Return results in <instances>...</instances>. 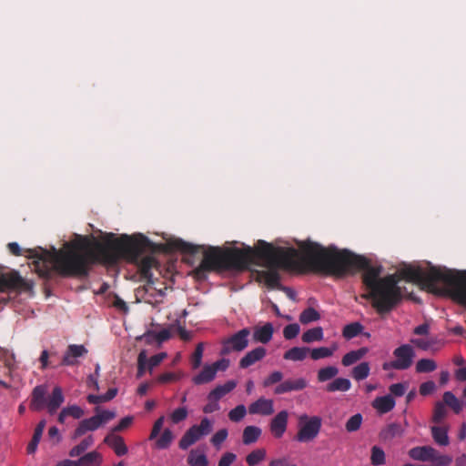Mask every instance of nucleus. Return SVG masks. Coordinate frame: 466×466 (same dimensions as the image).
<instances>
[{
	"instance_id": "f257e3e1",
	"label": "nucleus",
	"mask_w": 466,
	"mask_h": 466,
	"mask_svg": "<svg viewBox=\"0 0 466 466\" xmlns=\"http://www.w3.org/2000/svg\"><path fill=\"white\" fill-rule=\"evenodd\" d=\"M91 246L86 238L66 243L63 249L54 251L50 261H43L42 266H36L39 276L51 279L57 273L63 278H85L90 267L96 262L114 265L121 258L137 260L144 251L154 248L155 245L142 234L115 238V234L110 233L104 242H94V249Z\"/></svg>"
},
{
	"instance_id": "f03ea898",
	"label": "nucleus",
	"mask_w": 466,
	"mask_h": 466,
	"mask_svg": "<svg viewBox=\"0 0 466 466\" xmlns=\"http://www.w3.org/2000/svg\"><path fill=\"white\" fill-rule=\"evenodd\" d=\"M310 268L324 271L325 275L344 277L363 270L362 283L366 292L361 297L369 300L380 315L392 311L403 299L397 275L381 277L382 266L372 265L366 257L348 249L312 245L304 250Z\"/></svg>"
},
{
	"instance_id": "7ed1b4c3",
	"label": "nucleus",
	"mask_w": 466,
	"mask_h": 466,
	"mask_svg": "<svg viewBox=\"0 0 466 466\" xmlns=\"http://www.w3.org/2000/svg\"><path fill=\"white\" fill-rule=\"evenodd\" d=\"M168 251H180L185 255L194 256L202 252L203 258L195 269L197 276L206 272L224 270H243L255 263V258H263L269 266L290 267L292 258L296 255L293 248L274 247L265 240H258L255 248L247 246L243 248H221L215 246L205 247L195 245L181 238L171 239L166 244Z\"/></svg>"
},
{
	"instance_id": "20e7f679",
	"label": "nucleus",
	"mask_w": 466,
	"mask_h": 466,
	"mask_svg": "<svg viewBox=\"0 0 466 466\" xmlns=\"http://www.w3.org/2000/svg\"><path fill=\"white\" fill-rule=\"evenodd\" d=\"M408 282L421 284L431 290L436 289V284L441 282L447 288L453 299L464 303L462 294H466V270L459 271L446 268L431 266L425 270L420 266L405 265L395 274Z\"/></svg>"
},
{
	"instance_id": "39448f33",
	"label": "nucleus",
	"mask_w": 466,
	"mask_h": 466,
	"mask_svg": "<svg viewBox=\"0 0 466 466\" xmlns=\"http://www.w3.org/2000/svg\"><path fill=\"white\" fill-rule=\"evenodd\" d=\"M312 245L321 246L320 244H319L317 242H313L311 240H306V241H300L299 243V250L293 248L297 253L291 258L293 263L290 267L269 266L265 258H258V259L262 260L265 263V265L269 268L268 270L259 272L258 276H260L263 279L265 284L268 288L281 289V288H283V287L280 285V277H279V272L277 271L278 268H282V269H287V270L298 269L300 271H311V272H315V273L325 274L324 271H319V270H315V269L310 268V267L309 265V262L305 255L304 250L307 248V247L312 246ZM256 258H257V257L255 258V259Z\"/></svg>"
},
{
	"instance_id": "423d86ee",
	"label": "nucleus",
	"mask_w": 466,
	"mask_h": 466,
	"mask_svg": "<svg viewBox=\"0 0 466 466\" xmlns=\"http://www.w3.org/2000/svg\"><path fill=\"white\" fill-rule=\"evenodd\" d=\"M321 426L320 417L301 414L298 418V431L294 440L301 443L310 442L317 438Z\"/></svg>"
},
{
	"instance_id": "0eeeda50",
	"label": "nucleus",
	"mask_w": 466,
	"mask_h": 466,
	"mask_svg": "<svg viewBox=\"0 0 466 466\" xmlns=\"http://www.w3.org/2000/svg\"><path fill=\"white\" fill-rule=\"evenodd\" d=\"M0 268L1 292H29L33 290L34 283L22 278L15 270L3 271Z\"/></svg>"
},
{
	"instance_id": "6e6552de",
	"label": "nucleus",
	"mask_w": 466,
	"mask_h": 466,
	"mask_svg": "<svg viewBox=\"0 0 466 466\" xmlns=\"http://www.w3.org/2000/svg\"><path fill=\"white\" fill-rule=\"evenodd\" d=\"M212 431V422L208 418H203L198 425L191 426L182 436L178 446L181 450H187Z\"/></svg>"
},
{
	"instance_id": "1a4fd4ad",
	"label": "nucleus",
	"mask_w": 466,
	"mask_h": 466,
	"mask_svg": "<svg viewBox=\"0 0 466 466\" xmlns=\"http://www.w3.org/2000/svg\"><path fill=\"white\" fill-rule=\"evenodd\" d=\"M396 370H408L413 363L415 351L410 344H403L393 350Z\"/></svg>"
},
{
	"instance_id": "9d476101",
	"label": "nucleus",
	"mask_w": 466,
	"mask_h": 466,
	"mask_svg": "<svg viewBox=\"0 0 466 466\" xmlns=\"http://www.w3.org/2000/svg\"><path fill=\"white\" fill-rule=\"evenodd\" d=\"M250 331L248 328L242 329L223 342L222 353L227 354L231 350L241 351L248 344V337Z\"/></svg>"
},
{
	"instance_id": "9b49d317",
	"label": "nucleus",
	"mask_w": 466,
	"mask_h": 466,
	"mask_svg": "<svg viewBox=\"0 0 466 466\" xmlns=\"http://www.w3.org/2000/svg\"><path fill=\"white\" fill-rule=\"evenodd\" d=\"M87 350L84 345L70 344L65 352L61 365L74 366L77 363L76 359L85 356Z\"/></svg>"
},
{
	"instance_id": "f8f14e48",
	"label": "nucleus",
	"mask_w": 466,
	"mask_h": 466,
	"mask_svg": "<svg viewBox=\"0 0 466 466\" xmlns=\"http://www.w3.org/2000/svg\"><path fill=\"white\" fill-rule=\"evenodd\" d=\"M101 426V420L96 415L81 420L72 434V440H76L86 434V431H94Z\"/></svg>"
},
{
	"instance_id": "ddd939ff",
	"label": "nucleus",
	"mask_w": 466,
	"mask_h": 466,
	"mask_svg": "<svg viewBox=\"0 0 466 466\" xmlns=\"http://www.w3.org/2000/svg\"><path fill=\"white\" fill-rule=\"evenodd\" d=\"M248 412L253 415L269 416L274 412L273 400L261 397L248 406Z\"/></svg>"
},
{
	"instance_id": "4468645a",
	"label": "nucleus",
	"mask_w": 466,
	"mask_h": 466,
	"mask_svg": "<svg viewBox=\"0 0 466 466\" xmlns=\"http://www.w3.org/2000/svg\"><path fill=\"white\" fill-rule=\"evenodd\" d=\"M289 413L287 410L279 411L270 422V431L275 438H281L287 430Z\"/></svg>"
},
{
	"instance_id": "2eb2a0df",
	"label": "nucleus",
	"mask_w": 466,
	"mask_h": 466,
	"mask_svg": "<svg viewBox=\"0 0 466 466\" xmlns=\"http://www.w3.org/2000/svg\"><path fill=\"white\" fill-rule=\"evenodd\" d=\"M435 452V448L430 445L416 446L409 450V457L417 461L430 462L431 456Z\"/></svg>"
},
{
	"instance_id": "dca6fc26",
	"label": "nucleus",
	"mask_w": 466,
	"mask_h": 466,
	"mask_svg": "<svg viewBox=\"0 0 466 466\" xmlns=\"http://www.w3.org/2000/svg\"><path fill=\"white\" fill-rule=\"evenodd\" d=\"M46 392L47 389L46 385H37L34 388L30 401V409L32 410L38 411L44 409L47 403L46 400Z\"/></svg>"
},
{
	"instance_id": "f3484780",
	"label": "nucleus",
	"mask_w": 466,
	"mask_h": 466,
	"mask_svg": "<svg viewBox=\"0 0 466 466\" xmlns=\"http://www.w3.org/2000/svg\"><path fill=\"white\" fill-rule=\"evenodd\" d=\"M104 442L112 448L117 456H124L128 451L123 437L119 435L109 433L104 439Z\"/></svg>"
},
{
	"instance_id": "a211bd4d",
	"label": "nucleus",
	"mask_w": 466,
	"mask_h": 466,
	"mask_svg": "<svg viewBox=\"0 0 466 466\" xmlns=\"http://www.w3.org/2000/svg\"><path fill=\"white\" fill-rule=\"evenodd\" d=\"M307 387V381L304 379L287 380L279 384L274 392L276 394H284L293 390H301Z\"/></svg>"
},
{
	"instance_id": "6ab92c4d",
	"label": "nucleus",
	"mask_w": 466,
	"mask_h": 466,
	"mask_svg": "<svg viewBox=\"0 0 466 466\" xmlns=\"http://www.w3.org/2000/svg\"><path fill=\"white\" fill-rule=\"evenodd\" d=\"M266 349L264 347H257L256 349L248 351L239 361L241 369H247L257 361L261 360L266 356Z\"/></svg>"
},
{
	"instance_id": "aec40b11",
	"label": "nucleus",
	"mask_w": 466,
	"mask_h": 466,
	"mask_svg": "<svg viewBox=\"0 0 466 466\" xmlns=\"http://www.w3.org/2000/svg\"><path fill=\"white\" fill-rule=\"evenodd\" d=\"M274 328L270 322H267L261 327L257 326L253 330V340L255 342L266 344L271 340Z\"/></svg>"
},
{
	"instance_id": "412c9836",
	"label": "nucleus",
	"mask_w": 466,
	"mask_h": 466,
	"mask_svg": "<svg viewBox=\"0 0 466 466\" xmlns=\"http://www.w3.org/2000/svg\"><path fill=\"white\" fill-rule=\"evenodd\" d=\"M404 430L400 423H390L383 428L380 432V438L382 441H391L395 438L401 437L403 435Z\"/></svg>"
},
{
	"instance_id": "4be33fe9",
	"label": "nucleus",
	"mask_w": 466,
	"mask_h": 466,
	"mask_svg": "<svg viewBox=\"0 0 466 466\" xmlns=\"http://www.w3.org/2000/svg\"><path fill=\"white\" fill-rule=\"evenodd\" d=\"M236 386L237 383L234 380H228L223 385H218L208 393V400H214L218 402L221 398L233 390Z\"/></svg>"
},
{
	"instance_id": "5701e85b",
	"label": "nucleus",
	"mask_w": 466,
	"mask_h": 466,
	"mask_svg": "<svg viewBox=\"0 0 466 466\" xmlns=\"http://www.w3.org/2000/svg\"><path fill=\"white\" fill-rule=\"evenodd\" d=\"M64 400L65 398L63 395L62 389L58 386L55 387L46 403V407L48 409L49 413H55L57 410V409L62 405Z\"/></svg>"
},
{
	"instance_id": "b1692460",
	"label": "nucleus",
	"mask_w": 466,
	"mask_h": 466,
	"mask_svg": "<svg viewBox=\"0 0 466 466\" xmlns=\"http://www.w3.org/2000/svg\"><path fill=\"white\" fill-rule=\"evenodd\" d=\"M372 406L380 413H387L395 407V400L391 395L377 397Z\"/></svg>"
},
{
	"instance_id": "393cba45",
	"label": "nucleus",
	"mask_w": 466,
	"mask_h": 466,
	"mask_svg": "<svg viewBox=\"0 0 466 466\" xmlns=\"http://www.w3.org/2000/svg\"><path fill=\"white\" fill-rule=\"evenodd\" d=\"M215 369L211 365H205L202 370L192 378L196 385H202L212 381L216 378Z\"/></svg>"
},
{
	"instance_id": "a878e982",
	"label": "nucleus",
	"mask_w": 466,
	"mask_h": 466,
	"mask_svg": "<svg viewBox=\"0 0 466 466\" xmlns=\"http://www.w3.org/2000/svg\"><path fill=\"white\" fill-rule=\"evenodd\" d=\"M187 462L189 466H208V461L204 451L193 449L189 451Z\"/></svg>"
},
{
	"instance_id": "bb28decb",
	"label": "nucleus",
	"mask_w": 466,
	"mask_h": 466,
	"mask_svg": "<svg viewBox=\"0 0 466 466\" xmlns=\"http://www.w3.org/2000/svg\"><path fill=\"white\" fill-rule=\"evenodd\" d=\"M368 351L369 350L366 347H362L357 350H351L342 357L341 363L343 366L349 367L361 360Z\"/></svg>"
},
{
	"instance_id": "cd10ccee",
	"label": "nucleus",
	"mask_w": 466,
	"mask_h": 466,
	"mask_svg": "<svg viewBox=\"0 0 466 466\" xmlns=\"http://www.w3.org/2000/svg\"><path fill=\"white\" fill-rule=\"evenodd\" d=\"M309 352V348L293 347L284 353L283 358H284V360H287L301 361L306 359Z\"/></svg>"
},
{
	"instance_id": "c85d7f7f",
	"label": "nucleus",
	"mask_w": 466,
	"mask_h": 466,
	"mask_svg": "<svg viewBox=\"0 0 466 466\" xmlns=\"http://www.w3.org/2000/svg\"><path fill=\"white\" fill-rule=\"evenodd\" d=\"M261 429L257 426H247L242 434V441L245 445L255 443L261 435Z\"/></svg>"
},
{
	"instance_id": "c756f323",
	"label": "nucleus",
	"mask_w": 466,
	"mask_h": 466,
	"mask_svg": "<svg viewBox=\"0 0 466 466\" xmlns=\"http://www.w3.org/2000/svg\"><path fill=\"white\" fill-rule=\"evenodd\" d=\"M442 400L456 414H459L463 409V402L460 400L451 391H446L443 394Z\"/></svg>"
},
{
	"instance_id": "7c9ffc66",
	"label": "nucleus",
	"mask_w": 466,
	"mask_h": 466,
	"mask_svg": "<svg viewBox=\"0 0 466 466\" xmlns=\"http://www.w3.org/2000/svg\"><path fill=\"white\" fill-rule=\"evenodd\" d=\"M46 427V420H41L35 429L34 435L31 441L28 443L26 451L27 453L32 454L35 451L37 445L41 440L44 429Z\"/></svg>"
},
{
	"instance_id": "2f4dec72",
	"label": "nucleus",
	"mask_w": 466,
	"mask_h": 466,
	"mask_svg": "<svg viewBox=\"0 0 466 466\" xmlns=\"http://www.w3.org/2000/svg\"><path fill=\"white\" fill-rule=\"evenodd\" d=\"M431 435L434 441L440 446H447L450 443L447 429L440 426H432Z\"/></svg>"
},
{
	"instance_id": "473e14b6",
	"label": "nucleus",
	"mask_w": 466,
	"mask_h": 466,
	"mask_svg": "<svg viewBox=\"0 0 466 466\" xmlns=\"http://www.w3.org/2000/svg\"><path fill=\"white\" fill-rule=\"evenodd\" d=\"M157 259L151 256H147L140 260L139 268L141 275L144 278L148 279L149 281H151L150 279L152 278L151 269L157 265Z\"/></svg>"
},
{
	"instance_id": "72a5a7b5",
	"label": "nucleus",
	"mask_w": 466,
	"mask_h": 466,
	"mask_svg": "<svg viewBox=\"0 0 466 466\" xmlns=\"http://www.w3.org/2000/svg\"><path fill=\"white\" fill-rule=\"evenodd\" d=\"M350 387L351 382L350 380L345 378H337L327 385L326 390L329 392L347 391Z\"/></svg>"
},
{
	"instance_id": "f704fd0d",
	"label": "nucleus",
	"mask_w": 466,
	"mask_h": 466,
	"mask_svg": "<svg viewBox=\"0 0 466 466\" xmlns=\"http://www.w3.org/2000/svg\"><path fill=\"white\" fill-rule=\"evenodd\" d=\"M101 461L102 458L100 453L95 451L83 455L77 461L79 466H99Z\"/></svg>"
},
{
	"instance_id": "c9c22d12",
	"label": "nucleus",
	"mask_w": 466,
	"mask_h": 466,
	"mask_svg": "<svg viewBox=\"0 0 466 466\" xmlns=\"http://www.w3.org/2000/svg\"><path fill=\"white\" fill-rule=\"evenodd\" d=\"M364 327L360 322H352L346 325L342 329V336L346 339H351L362 333Z\"/></svg>"
},
{
	"instance_id": "e433bc0d",
	"label": "nucleus",
	"mask_w": 466,
	"mask_h": 466,
	"mask_svg": "<svg viewBox=\"0 0 466 466\" xmlns=\"http://www.w3.org/2000/svg\"><path fill=\"white\" fill-rule=\"evenodd\" d=\"M94 443V438L92 435H88L86 438L81 441V442L73 447L69 451L70 457H78L84 453L89 447Z\"/></svg>"
},
{
	"instance_id": "4c0bfd02",
	"label": "nucleus",
	"mask_w": 466,
	"mask_h": 466,
	"mask_svg": "<svg viewBox=\"0 0 466 466\" xmlns=\"http://www.w3.org/2000/svg\"><path fill=\"white\" fill-rule=\"evenodd\" d=\"M302 341L305 343H311L313 341H319L323 339V329L321 327H316L308 329L302 334Z\"/></svg>"
},
{
	"instance_id": "58836bf2",
	"label": "nucleus",
	"mask_w": 466,
	"mask_h": 466,
	"mask_svg": "<svg viewBox=\"0 0 466 466\" xmlns=\"http://www.w3.org/2000/svg\"><path fill=\"white\" fill-rule=\"evenodd\" d=\"M174 440L173 432L167 428L163 431L161 436L156 441V447L159 450L167 449Z\"/></svg>"
},
{
	"instance_id": "ea45409f",
	"label": "nucleus",
	"mask_w": 466,
	"mask_h": 466,
	"mask_svg": "<svg viewBox=\"0 0 466 466\" xmlns=\"http://www.w3.org/2000/svg\"><path fill=\"white\" fill-rule=\"evenodd\" d=\"M370 370V364L368 362H361L352 369L351 375L354 380L360 381L369 376Z\"/></svg>"
},
{
	"instance_id": "a19ab883",
	"label": "nucleus",
	"mask_w": 466,
	"mask_h": 466,
	"mask_svg": "<svg viewBox=\"0 0 466 466\" xmlns=\"http://www.w3.org/2000/svg\"><path fill=\"white\" fill-rule=\"evenodd\" d=\"M266 458V451L264 449H256L246 457V462L248 466H256Z\"/></svg>"
},
{
	"instance_id": "79ce46f5",
	"label": "nucleus",
	"mask_w": 466,
	"mask_h": 466,
	"mask_svg": "<svg viewBox=\"0 0 466 466\" xmlns=\"http://www.w3.org/2000/svg\"><path fill=\"white\" fill-rule=\"evenodd\" d=\"M320 319V314L313 308H307L299 315V321L302 324H309Z\"/></svg>"
},
{
	"instance_id": "37998d69",
	"label": "nucleus",
	"mask_w": 466,
	"mask_h": 466,
	"mask_svg": "<svg viewBox=\"0 0 466 466\" xmlns=\"http://www.w3.org/2000/svg\"><path fill=\"white\" fill-rule=\"evenodd\" d=\"M437 364L433 360L421 359L416 363V372L418 373H428L435 370Z\"/></svg>"
},
{
	"instance_id": "c03bdc74",
	"label": "nucleus",
	"mask_w": 466,
	"mask_h": 466,
	"mask_svg": "<svg viewBox=\"0 0 466 466\" xmlns=\"http://www.w3.org/2000/svg\"><path fill=\"white\" fill-rule=\"evenodd\" d=\"M445 403L442 401H437L434 406L432 421L434 423H441L447 415V410Z\"/></svg>"
},
{
	"instance_id": "a18cd8bd",
	"label": "nucleus",
	"mask_w": 466,
	"mask_h": 466,
	"mask_svg": "<svg viewBox=\"0 0 466 466\" xmlns=\"http://www.w3.org/2000/svg\"><path fill=\"white\" fill-rule=\"evenodd\" d=\"M338 373L339 370L334 366L322 368L318 371V380L319 382L327 381L334 378Z\"/></svg>"
},
{
	"instance_id": "49530a36",
	"label": "nucleus",
	"mask_w": 466,
	"mask_h": 466,
	"mask_svg": "<svg viewBox=\"0 0 466 466\" xmlns=\"http://www.w3.org/2000/svg\"><path fill=\"white\" fill-rule=\"evenodd\" d=\"M370 462L373 466H380L385 463V452L381 448L378 446L371 448Z\"/></svg>"
},
{
	"instance_id": "de8ad7c7",
	"label": "nucleus",
	"mask_w": 466,
	"mask_h": 466,
	"mask_svg": "<svg viewBox=\"0 0 466 466\" xmlns=\"http://www.w3.org/2000/svg\"><path fill=\"white\" fill-rule=\"evenodd\" d=\"M204 352V344L198 343L191 356V366L193 370H197L200 367Z\"/></svg>"
},
{
	"instance_id": "09e8293b",
	"label": "nucleus",
	"mask_w": 466,
	"mask_h": 466,
	"mask_svg": "<svg viewBox=\"0 0 466 466\" xmlns=\"http://www.w3.org/2000/svg\"><path fill=\"white\" fill-rule=\"evenodd\" d=\"M362 423V415L360 413H357L351 416L346 422L345 428L349 432H353L358 431Z\"/></svg>"
},
{
	"instance_id": "8fccbe9b",
	"label": "nucleus",
	"mask_w": 466,
	"mask_h": 466,
	"mask_svg": "<svg viewBox=\"0 0 466 466\" xmlns=\"http://www.w3.org/2000/svg\"><path fill=\"white\" fill-rule=\"evenodd\" d=\"M247 414V409L243 404H239L228 412V418L231 421L238 422Z\"/></svg>"
},
{
	"instance_id": "3c124183",
	"label": "nucleus",
	"mask_w": 466,
	"mask_h": 466,
	"mask_svg": "<svg viewBox=\"0 0 466 466\" xmlns=\"http://www.w3.org/2000/svg\"><path fill=\"white\" fill-rule=\"evenodd\" d=\"M334 350L335 349H329L327 347H320V348L313 349L310 351V357L315 360H319V359L328 358L333 354Z\"/></svg>"
},
{
	"instance_id": "603ef678",
	"label": "nucleus",
	"mask_w": 466,
	"mask_h": 466,
	"mask_svg": "<svg viewBox=\"0 0 466 466\" xmlns=\"http://www.w3.org/2000/svg\"><path fill=\"white\" fill-rule=\"evenodd\" d=\"M147 356L145 350L139 352L137 357V377L141 378L147 369Z\"/></svg>"
},
{
	"instance_id": "864d4df0",
	"label": "nucleus",
	"mask_w": 466,
	"mask_h": 466,
	"mask_svg": "<svg viewBox=\"0 0 466 466\" xmlns=\"http://www.w3.org/2000/svg\"><path fill=\"white\" fill-rule=\"evenodd\" d=\"M228 432L227 429H221L218 431L211 438L210 441L211 443L217 447L219 448L220 445L226 441L228 438Z\"/></svg>"
},
{
	"instance_id": "5fc2aeb1",
	"label": "nucleus",
	"mask_w": 466,
	"mask_h": 466,
	"mask_svg": "<svg viewBox=\"0 0 466 466\" xmlns=\"http://www.w3.org/2000/svg\"><path fill=\"white\" fill-rule=\"evenodd\" d=\"M299 326L297 323L287 325L283 329V336L286 339H292L299 333Z\"/></svg>"
},
{
	"instance_id": "6e6d98bb",
	"label": "nucleus",
	"mask_w": 466,
	"mask_h": 466,
	"mask_svg": "<svg viewBox=\"0 0 466 466\" xmlns=\"http://www.w3.org/2000/svg\"><path fill=\"white\" fill-rule=\"evenodd\" d=\"M187 417V410L186 407H180L176 409L170 415V419L173 423H179L186 420Z\"/></svg>"
},
{
	"instance_id": "4d7b16f0",
	"label": "nucleus",
	"mask_w": 466,
	"mask_h": 466,
	"mask_svg": "<svg viewBox=\"0 0 466 466\" xmlns=\"http://www.w3.org/2000/svg\"><path fill=\"white\" fill-rule=\"evenodd\" d=\"M283 379V374L280 371H273L268 377L263 381L264 387H269L273 384L279 383Z\"/></svg>"
},
{
	"instance_id": "13d9d810",
	"label": "nucleus",
	"mask_w": 466,
	"mask_h": 466,
	"mask_svg": "<svg viewBox=\"0 0 466 466\" xmlns=\"http://www.w3.org/2000/svg\"><path fill=\"white\" fill-rule=\"evenodd\" d=\"M436 390V384L432 380H428L426 382H423L420 386V394L421 396H428L431 393H433Z\"/></svg>"
},
{
	"instance_id": "bf43d9fd",
	"label": "nucleus",
	"mask_w": 466,
	"mask_h": 466,
	"mask_svg": "<svg viewBox=\"0 0 466 466\" xmlns=\"http://www.w3.org/2000/svg\"><path fill=\"white\" fill-rule=\"evenodd\" d=\"M133 420H134V418L132 416H127V417L121 419L119 423L112 429L110 433L115 434V432L122 431L127 429L132 424Z\"/></svg>"
},
{
	"instance_id": "052dcab7",
	"label": "nucleus",
	"mask_w": 466,
	"mask_h": 466,
	"mask_svg": "<svg viewBox=\"0 0 466 466\" xmlns=\"http://www.w3.org/2000/svg\"><path fill=\"white\" fill-rule=\"evenodd\" d=\"M167 357V353L161 352L152 356L149 360L147 359V368L151 370L153 368L158 366L164 359Z\"/></svg>"
},
{
	"instance_id": "680f3d73",
	"label": "nucleus",
	"mask_w": 466,
	"mask_h": 466,
	"mask_svg": "<svg viewBox=\"0 0 466 466\" xmlns=\"http://www.w3.org/2000/svg\"><path fill=\"white\" fill-rule=\"evenodd\" d=\"M164 421L165 418L164 416H161L154 422L153 428L148 438L150 441L155 440L158 436L163 427Z\"/></svg>"
},
{
	"instance_id": "e2e57ef3",
	"label": "nucleus",
	"mask_w": 466,
	"mask_h": 466,
	"mask_svg": "<svg viewBox=\"0 0 466 466\" xmlns=\"http://www.w3.org/2000/svg\"><path fill=\"white\" fill-rule=\"evenodd\" d=\"M67 416H71L74 419H80L84 415V410L77 405H71L64 408Z\"/></svg>"
},
{
	"instance_id": "0e129e2a",
	"label": "nucleus",
	"mask_w": 466,
	"mask_h": 466,
	"mask_svg": "<svg viewBox=\"0 0 466 466\" xmlns=\"http://www.w3.org/2000/svg\"><path fill=\"white\" fill-rule=\"evenodd\" d=\"M99 408H96V416L101 420V425L103 423H106L111 420H113L116 417V412L111 410H103L101 412H98Z\"/></svg>"
},
{
	"instance_id": "69168bd1",
	"label": "nucleus",
	"mask_w": 466,
	"mask_h": 466,
	"mask_svg": "<svg viewBox=\"0 0 466 466\" xmlns=\"http://www.w3.org/2000/svg\"><path fill=\"white\" fill-rule=\"evenodd\" d=\"M390 394L396 397H401L405 394L406 386L403 383H394L389 388Z\"/></svg>"
},
{
	"instance_id": "338daca9",
	"label": "nucleus",
	"mask_w": 466,
	"mask_h": 466,
	"mask_svg": "<svg viewBox=\"0 0 466 466\" xmlns=\"http://www.w3.org/2000/svg\"><path fill=\"white\" fill-rule=\"evenodd\" d=\"M179 379V376L174 372H165L158 376L157 381L159 383H169L172 381H176Z\"/></svg>"
},
{
	"instance_id": "774afa93",
	"label": "nucleus",
	"mask_w": 466,
	"mask_h": 466,
	"mask_svg": "<svg viewBox=\"0 0 466 466\" xmlns=\"http://www.w3.org/2000/svg\"><path fill=\"white\" fill-rule=\"evenodd\" d=\"M236 460V455L232 452H226L219 460L218 466H230Z\"/></svg>"
}]
</instances>
